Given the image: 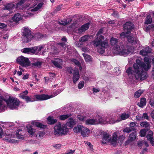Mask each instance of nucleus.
<instances>
[{"instance_id": "nucleus-1", "label": "nucleus", "mask_w": 154, "mask_h": 154, "mask_svg": "<svg viewBox=\"0 0 154 154\" xmlns=\"http://www.w3.org/2000/svg\"><path fill=\"white\" fill-rule=\"evenodd\" d=\"M151 59L147 57L144 58V62L139 59H137L133 68L128 67L126 72L129 78L133 80L140 79L144 80L146 78V72L151 68Z\"/></svg>"}, {"instance_id": "nucleus-2", "label": "nucleus", "mask_w": 154, "mask_h": 154, "mask_svg": "<svg viewBox=\"0 0 154 154\" xmlns=\"http://www.w3.org/2000/svg\"><path fill=\"white\" fill-rule=\"evenodd\" d=\"M119 42L118 39L114 37L111 38L110 40V44L111 47L110 52L111 54L126 56L130 53L133 54L135 52V48L131 46L126 48L123 45H118ZM109 53L110 54L109 52Z\"/></svg>"}, {"instance_id": "nucleus-3", "label": "nucleus", "mask_w": 154, "mask_h": 154, "mask_svg": "<svg viewBox=\"0 0 154 154\" xmlns=\"http://www.w3.org/2000/svg\"><path fill=\"white\" fill-rule=\"evenodd\" d=\"M103 30L100 29L97 34L95 39L92 42L94 46L97 47V51L100 54H103L107 50L109 47L108 41L105 39L104 36L101 34L102 33Z\"/></svg>"}, {"instance_id": "nucleus-4", "label": "nucleus", "mask_w": 154, "mask_h": 154, "mask_svg": "<svg viewBox=\"0 0 154 154\" xmlns=\"http://www.w3.org/2000/svg\"><path fill=\"white\" fill-rule=\"evenodd\" d=\"M133 24L130 22H126L124 25V28L125 30H127V32H122L120 35L121 38L127 37L128 41L133 45H135L136 47H139L140 44L138 39L134 37L130 36V30L133 27Z\"/></svg>"}, {"instance_id": "nucleus-5", "label": "nucleus", "mask_w": 154, "mask_h": 154, "mask_svg": "<svg viewBox=\"0 0 154 154\" xmlns=\"http://www.w3.org/2000/svg\"><path fill=\"white\" fill-rule=\"evenodd\" d=\"M118 140L116 132L113 133L112 138L109 133L104 132L102 134L101 142L104 144L109 143L115 146L117 143Z\"/></svg>"}, {"instance_id": "nucleus-6", "label": "nucleus", "mask_w": 154, "mask_h": 154, "mask_svg": "<svg viewBox=\"0 0 154 154\" xmlns=\"http://www.w3.org/2000/svg\"><path fill=\"white\" fill-rule=\"evenodd\" d=\"M44 3L43 2H41L38 4L36 6L35 5H32L30 4L26 5L25 8L28 11L26 13V16H32L33 15V12L38 11L42 7Z\"/></svg>"}, {"instance_id": "nucleus-7", "label": "nucleus", "mask_w": 154, "mask_h": 154, "mask_svg": "<svg viewBox=\"0 0 154 154\" xmlns=\"http://www.w3.org/2000/svg\"><path fill=\"white\" fill-rule=\"evenodd\" d=\"M54 134L56 135L66 134L68 131V129L64 125H61L60 123H58L54 128Z\"/></svg>"}, {"instance_id": "nucleus-8", "label": "nucleus", "mask_w": 154, "mask_h": 154, "mask_svg": "<svg viewBox=\"0 0 154 154\" xmlns=\"http://www.w3.org/2000/svg\"><path fill=\"white\" fill-rule=\"evenodd\" d=\"M77 25L75 24H72L71 25V26L69 27V30H72L75 32L79 34L82 33L84 32L86 30H87L89 26V23H87L84 24L79 28L77 27Z\"/></svg>"}, {"instance_id": "nucleus-9", "label": "nucleus", "mask_w": 154, "mask_h": 154, "mask_svg": "<svg viewBox=\"0 0 154 154\" xmlns=\"http://www.w3.org/2000/svg\"><path fill=\"white\" fill-rule=\"evenodd\" d=\"M77 25L75 24H72L71 25V26L69 27V30H72L75 32L79 34L82 33L84 32L86 30H87L89 26V23H87L84 24L79 28L77 27Z\"/></svg>"}, {"instance_id": "nucleus-10", "label": "nucleus", "mask_w": 154, "mask_h": 154, "mask_svg": "<svg viewBox=\"0 0 154 154\" xmlns=\"http://www.w3.org/2000/svg\"><path fill=\"white\" fill-rule=\"evenodd\" d=\"M6 102L8 107L12 109L17 108L20 103V102L18 99L11 97H9Z\"/></svg>"}, {"instance_id": "nucleus-11", "label": "nucleus", "mask_w": 154, "mask_h": 154, "mask_svg": "<svg viewBox=\"0 0 154 154\" xmlns=\"http://www.w3.org/2000/svg\"><path fill=\"white\" fill-rule=\"evenodd\" d=\"M22 38L24 42H28L33 38V33L28 28H24Z\"/></svg>"}, {"instance_id": "nucleus-12", "label": "nucleus", "mask_w": 154, "mask_h": 154, "mask_svg": "<svg viewBox=\"0 0 154 154\" xmlns=\"http://www.w3.org/2000/svg\"><path fill=\"white\" fill-rule=\"evenodd\" d=\"M16 61L21 65L25 67H27L30 64V61L28 58L23 56H20L16 59Z\"/></svg>"}, {"instance_id": "nucleus-13", "label": "nucleus", "mask_w": 154, "mask_h": 154, "mask_svg": "<svg viewBox=\"0 0 154 154\" xmlns=\"http://www.w3.org/2000/svg\"><path fill=\"white\" fill-rule=\"evenodd\" d=\"M12 135L8 134L6 133L3 132V130L0 126V138L3 139L7 140L10 142L15 143V141L12 138H11Z\"/></svg>"}, {"instance_id": "nucleus-14", "label": "nucleus", "mask_w": 154, "mask_h": 154, "mask_svg": "<svg viewBox=\"0 0 154 154\" xmlns=\"http://www.w3.org/2000/svg\"><path fill=\"white\" fill-rule=\"evenodd\" d=\"M58 94H54V95H48L45 94L41 95L36 94L34 95V97L35 101L45 100L55 97Z\"/></svg>"}, {"instance_id": "nucleus-15", "label": "nucleus", "mask_w": 154, "mask_h": 154, "mask_svg": "<svg viewBox=\"0 0 154 154\" xmlns=\"http://www.w3.org/2000/svg\"><path fill=\"white\" fill-rule=\"evenodd\" d=\"M28 93V91H25L23 93L20 94L19 95V96L20 98L24 99L27 103L35 101L34 96L33 97L32 96L29 97L26 95Z\"/></svg>"}, {"instance_id": "nucleus-16", "label": "nucleus", "mask_w": 154, "mask_h": 154, "mask_svg": "<svg viewBox=\"0 0 154 154\" xmlns=\"http://www.w3.org/2000/svg\"><path fill=\"white\" fill-rule=\"evenodd\" d=\"M45 46V45H42L33 47V54H35L36 55L43 54V53L42 52V51L43 50Z\"/></svg>"}, {"instance_id": "nucleus-17", "label": "nucleus", "mask_w": 154, "mask_h": 154, "mask_svg": "<svg viewBox=\"0 0 154 154\" xmlns=\"http://www.w3.org/2000/svg\"><path fill=\"white\" fill-rule=\"evenodd\" d=\"M95 117L97 125L100 124H105L107 123V119H106L103 118L100 115H97Z\"/></svg>"}, {"instance_id": "nucleus-18", "label": "nucleus", "mask_w": 154, "mask_h": 154, "mask_svg": "<svg viewBox=\"0 0 154 154\" xmlns=\"http://www.w3.org/2000/svg\"><path fill=\"white\" fill-rule=\"evenodd\" d=\"M91 133V131L89 128L84 126L81 134L83 137H86L89 136Z\"/></svg>"}, {"instance_id": "nucleus-19", "label": "nucleus", "mask_w": 154, "mask_h": 154, "mask_svg": "<svg viewBox=\"0 0 154 154\" xmlns=\"http://www.w3.org/2000/svg\"><path fill=\"white\" fill-rule=\"evenodd\" d=\"M62 60L59 59H56L55 61L52 62V63L54 66L59 68H62Z\"/></svg>"}, {"instance_id": "nucleus-20", "label": "nucleus", "mask_w": 154, "mask_h": 154, "mask_svg": "<svg viewBox=\"0 0 154 154\" xmlns=\"http://www.w3.org/2000/svg\"><path fill=\"white\" fill-rule=\"evenodd\" d=\"M16 8L15 5L11 3L7 4L4 7V9L8 10L11 13Z\"/></svg>"}, {"instance_id": "nucleus-21", "label": "nucleus", "mask_w": 154, "mask_h": 154, "mask_svg": "<svg viewBox=\"0 0 154 154\" xmlns=\"http://www.w3.org/2000/svg\"><path fill=\"white\" fill-rule=\"evenodd\" d=\"M6 109L5 100L1 97H0V112L4 111Z\"/></svg>"}, {"instance_id": "nucleus-22", "label": "nucleus", "mask_w": 154, "mask_h": 154, "mask_svg": "<svg viewBox=\"0 0 154 154\" xmlns=\"http://www.w3.org/2000/svg\"><path fill=\"white\" fill-rule=\"evenodd\" d=\"M151 51V49L148 46L145 48L140 51V54L143 56H145Z\"/></svg>"}, {"instance_id": "nucleus-23", "label": "nucleus", "mask_w": 154, "mask_h": 154, "mask_svg": "<svg viewBox=\"0 0 154 154\" xmlns=\"http://www.w3.org/2000/svg\"><path fill=\"white\" fill-rule=\"evenodd\" d=\"M84 126L82 125H78L75 126L73 129L74 133L77 134L81 133V132L83 129Z\"/></svg>"}, {"instance_id": "nucleus-24", "label": "nucleus", "mask_w": 154, "mask_h": 154, "mask_svg": "<svg viewBox=\"0 0 154 154\" xmlns=\"http://www.w3.org/2000/svg\"><path fill=\"white\" fill-rule=\"evenodd\" d=\"M21 51L25 54H32L33 53V47L27 48L22 49L21 50Z\"/></svg>"}, {"instance_id": "nucleus-25", "label": "nucleus", "mask_w": 154, "mask_h": 154, "mask_svg": "<svg viewBox=\"0 0 154 154\" xmlns=\"http://www.w3.org/2000/svg\"><path fill=\"white\" fill-rule=\"evenodd\" d=\"M85 124L86 125H97L96 117L93 119H88L85 122Z\"/></svg>"}, {"instance_id": "nucleus-26", "label": "nucleus", "mask_w": 154, "mask_h": 154, "mask_svg": "<svg viewBox=\"0 0 154 154\" xmlns=\"http://www.w3.org/2000/svg\"><path fill=\"white\" fill-rule=\"evenodd\" d=\"M74 73L73 77V82L75 83L79 80L80 76L79 72L78 70H74Z\"/></svg>"}, {"instance_id": "nucleus-27", "label": "nucleus", "mask_w": 154, "mask_h": 154, "mask_svg": "<svg viewBox=\"0 0 154 154\" xmlns=\"http://www.w3.org/2000/svg\"><path fill=\"white\" fill-rule=\"evenodd\" d=\"M22 19V16L20 13H17L13 17L12 20L13 21L15 22H17Z\"/></svg>"}, {"instance_id": "nucleus-28", "label": "nucleus", "mask_w": 154, "mask_h": 154, "mask_svg": "<svg viewBox=\"0 0 154 154\" xmlns=\"http://www.w3.org/2000/svg\"><path fill=\"white\" fill-rule=\"evenodd\" d=\"M27 131L28 133L31 136H33L36 131V130L32 128V126L28 125L26 126Z\"/></svg>"}, {"instance_id": "nucleus-29", "label": "nucleus", "mask_w": 154, "mask_h": 154, "mask_svg": "<svg viewBox=\"0 0 154 154\" xmlns=\"http://www.w3.org/2000/svg\"><path fill=\"white\" fill-rule=\"evenodd\" d=\"M76 122L73 119H69V121L66 123V125L67 126L70 128H72L74 125L75 124Z\"/></svg>"}, {"instance_id": "nucleus-30", "label": "nucleus", "mask_w": 154, "mask_h": 154, "mask_svg": "<svg viewBox=\"0 0 154 154\" xmlns=\"http://www.w3.org/2000/svg\"><path fill=\"white\" fill-rule=\"evenodd\" d=\"M72 20L71 19H67V20H61L59 22H56V23L57 24L65 26L70 22Z\"/></svg>"}, {"instance_id": "nucleus-31", "label": "nucleus", "mask_w": 154, "mask_h": 154, "mask_svg": "<svg viewBox=\"0 0 154 154\" xmlns=\"http://www.w3.org/2000/svg\"><path fill=\"white\" fill-rule=\"evenodd\" d=\"M16 133V136L19 139H23L24 138V131L22 130H18Z\"/></svg>"}, {"instance_id": "nucleus-32", "label": "nucleus", "mask_w": 154, "mask_h": 154, "mask_svg": "<svg viewBox=\"0 0 154 154\" xmlns=\"http://www.w3.org/2000/svg\"><path fill=\"white\" fill-rule=\"evenodd\" d=\"M146 99L145 98H143L141 99L140 103H138V105L140 107L142 108L146 105Z\"/></svg>"}, {"instance_id": "nucleus-33", "label": "nucleus", "mask_w": 154, "mask_h": 154, "mask_svg": "<svg viewBox=\"0 0 154 154\" xmlns=\"http://www.w3.org/2000/svg\"><path fill=\"white\" fill-rule=\"evenodd\" d=\"M82 55L86 62H90L92 61V58L90 55L85 53H83Z\"/></svg>"}, {"instance_id": "nucleus-34", "label": "nucleus", "mask_w": 154, "mask_h": 154, "mask_svg": "<svg viewBox=\"0 0 154 154\" xmlns=\"http://www.w3.org/2000/svg\"><path fill=\"white\" fill-rule=\"evenodd\" d=\"M32 124L34 126H35L37 127L41 128H44L45 126L42 124L38 122H37L35 121L32 122Z\"/></svg>"}, {"instance_id": "nucleus-35", "label": "nucleus", "mask_w": 154, "mask_h": 154, "mask_svg": "<svg viewBox=\"0 0 154 154\" xmlns=\"http://www.w3.org/2000/svg\"><path fill=\"white\" fill-rule=\"evenodd\" d=\"M136 134L135 132L132 133L129 135L128 140L129 141H133L136 139Z\"/></svg>"}, {"instance_id": "nucleus-36", "label": "nucleus", "mask_w": 154, "mask_h": 154, "mask_svg": "<svg viewBox=\"0 0 154 154\" xmlns=\"http://www.w3.org/2000/svg\"><path fill=\"white\" fill-rule=\"evenodd\" d=\"M48 123L50 124H54L57 121V120L56 119H54L52 117L50 116L48 118Z\"/></svg>"}, {"instance_id": "nucleus-37", "label": "nucleus", "mask_w": 154, "mask_h": 154, "mask_svg": "<svg viewBox=\"0 0 154 154\" xmlns=\"http://www.w3.org/2000/svg\"><path fill=\"white\" fill-rule=\"evenodd\" d=\"M143 91L141 90H139L135 92L134 96L135 98L139 97L143 93Z\"/></svg>"}, {"instance_id": "nucleus-38", "label": "nucleus", "mask_w": 154, "mask_h": 154, "mask_svg": "<svg viewBox=\"0 0 154 154\" xmlns=\"http://www.w3.org/2000/svg\"><path fill=\"white\" fill-rule=\"evenodd\" d=\"M71 116L70 114L61 115L59 116V118L61 120H64L69 117Z\"/></svg>"}, {"instance_id": "nucleus-39", "label": "nucleus", "mask_w": 154, "mask_h": 154, "mask_svg": "<svg viewBox=\"0 0 154 154\" xmlns=\"http://www.w3.org/2000/svg\"><path fill=\"white\" fill-rule=\"evenodd\" d=\"M89 36L88 35H85L81 37L80 40L79 41L81 42H84L87 41L89 39Z\"/></svg>"}, {"instance_id": "nucleus-40", "label": "nucleus", "mask_w": 154, "mask_h": 154, "mask_svg": "<svg viewBox=\"0 0 154 154\" xmlns=\"http://www.w3.org/2000/svg\"><path fill=\"white\" fill-rule=\"evenodd\" d=\"M130 115L128 113H123L121 116V118L122 120H124L128 118Z\"/></svg>"}, {"instance_id": "nucleus-41", "label": "nucleus", "mask_w": 154, "mask_h": 154, "mask_svg": "<svg viewBox=\"0 0 154 154\" xmlns=\"http://www.w3.org/2000/svg\"><path fill=\"white\" fill-rule=\"evenodd\" d=\"M140 125L143 127L148 128L149 127L150 124L147 122H143L140 123Z\"/></svg>"}, {"instance_id": "nucleus-42", "label": "nucleus", "mask_w": 154, "mask_h": 154, "mask_svg": "<svg viewBox=\"0 0 154 154\" xmlns=\"http://www.w3.org/2000/svg\"><path fill=\"white\" fill-rule=\"evenodd\" d=\"M109 121L107 120V123L108 122L110 124H113L116 122H119V121L118 120H115L114 118H109Z\"/></svg>"}, {"instance_id": "nucleus-43", "label": "nucleus", "mask_w": 154, "mask_h": 154, "mask_svg": "<svg viewBox=\"0 0 154 154\" xmlns=\"http://www.w3.org/2000/svg\"><path fill=\"white\" fill-rule=\"evenodd\" d=\"M72 61L73 63L75 65L79 67L80 70L82 69V68L81 66L80 63L78 61L75 59H72Z\"/></svg>"}, {"instance_id": "nucleus-44", "label": "nucleus", "mask_w": 154, "mask_h": 154, "mask_svg": "<svg viewBox=\"0 0 154 154\" xmlns=\"http://www.w3.org/2000/svg\"><path fill=\"white\" fill-rule=\"evenodd\" d=\"M152 22V20L151 16L149 15L147 16L146 18L145 23L146 24H149L151 23Z\"/></svg>"}, {"instance_id": "nucleus-45", "label": "nucleus", "mask_w": 154, "mask_h": 154, "mask_svg": "<svg viewBox=\"0 0 154 154\" xmlns=\"http://www.w3.org/2000/svg\"><path fill=\"white\" fill-rule=\"evenodd\" d=\"M145 30L146 32L149 31H154V25L152 24L149 25L146 28Z\"/></svg>"}, {"instance_id": "nucleus-46", "label": "nucleus", "mask_w": 154, "mask_h": 154, "mask_svg": "<svg viewBox=\"0 0 154 154\" xmlns=\"http://www.w3.org/2000/svg\"><path fill=\"white\" fill-rule=\"evenodd\" d=\"M24 2V0H21L19 1L16 5V8H19L20 9L21 8L22 5L23 4Z\"/></svg>"}, {"instance_id": "nucleus-47", "label": "nucleus", "mask_w": 154, "mask_h": 154, "mask_svg": "<svg viewBox=\"0 0 154 154\" xmlns=\"http://www.w3.org/2000/svg\"><path fill=\"white\" fill-rule=\"evenodd\" d=\"M147 130L146 129H143L140 131V136L142 137H144L146 134V132Z\"/></svg>"}, {"instance_id": "nucleus-48", "label": "nucleus", "mask_w": 154, "mask_h": 154, "mask_svg": "<svg viewBox=\"0 0 154 154\" xmlns=\"http://www.w3.org/2000/svg\"><path fill=\"white\" fill-rule=\"evenodd\" d=\"M132 129V128L127 127L123 130V131L126 133H129L131 132Z\"/></svg>"}, {"instance_id": "nucleus-49", "label": "nucleus", "mask_w": 154, "mask_h": 154, "mask_svg": "<svg viewBox=\"0 0 154 154\" xmlns=\"http://www.w3.org/2000/svg\"><path fill=\"white\" fill-rule=\"evenodd\" d=\"M153 134V132L152 131H149L148 134L146 136L147 139H149V138H150L152 137Z\"/></svg>"}, {"instance_id": "nucleus-50", "label": "nucleus", "mask_w": 154, "mask_h": 154, "mask_svg": "<svg viewBox=\"0 0 154 154\" xmlns=\"http://www.w3.org/2000/svg\"><path fill=\"white\" fill-rule=\"evenodd\" d=\"M84 82H81L78 85V88L79 89H81L84 87Z\"/></svg>"}, {"instance_id": "nucleus-51", "label": "nucleus", "mask_w": 154, "mask_h": 154, "mask_svg": "<svg viewBox=\"0 0 154 154\" xmlns=\"http://www.w3.org/2000/svg\"><path fill=\"white\" fill-rule=\"evenodd\" d=\"M77 118L78 119H79V120L83 121L84 120L85 117L84 116L81 115H78L77 116Z\"/></svg>"}, {"instance_id": "nucleus-52", "label": "nucleus", "mask_w": 154, "mask_h": 154, "mask_svg": "<svg viewBox=\"0 0 154 154\" xmlns=\"http://www.w3.org/2000/svg\"><path fill=\"white\" fill-rule=\"evenodd\" d=\"M41 62L40 61H37L36 62H35L34 63H32V64L35 66H39L41 65Z\"/></svg>"}, {"instance_id": "nucleus-53", "label": "nucleus", "mask_w": 154, "mask_h": 154, "mask_svg": "<svg viewBox=\"0 0 154 154\" xmlns=\"http://www.w3.org/2000/svg\"><path fill=\"white\" fill-rule=\"evenodd\" d=\"M7 27V25L3 23H0V29H4Z\"/></svg>"}, {"instance_id": "nucleus-54", "label": "nucleus", "mask_w": 154, "mask_h": 154, "mask_svg": "<svg viewBox=\"0 0 154 154\" xmlns=\"http://www.w3.org/2000/svg\"><path fill=\"white\" fill-rule=\"evenodd\" d=\"M149 104L152 107H154V99H151L149 101Z\"/></svg>"}, {"instance_id": "nucleus-55", "label": "nucleus", "mask_w": 154, "mask_h": 154, "mask_svg": "<svg viewBox=\"0 0 154 154\" xmlns=\"http://www.w3.org/2000/svg\"><path fill=\"white\" fill-rule=\"evenodd\" d=\"M147 140L149 141L152 146H154V138L153 137L149 138V139H147Z\"/></svg>"}, {"instance_id": "nucleus-56", "label": "nucleus", "mask_w": 154, "mask_h": 154, "mask_svg": "<svg viewBox=\"0 0 154 154\" xmlns=\"http://www.w3.org/2000/svg\"><path fill=\"white\" fill-rule=\"evenodd\" d=\"M143 117L144 119L147 120H149V116L148 115V114L146 113H144L143 114Z\"/></svg>"}, {"instance_id": "nucleus-57", "label": "nucleus", "mask_w": 154, "mask_h": 154, "mask_svg": "<svg viewBox=\"0 0 154 154\" xmlns=\"http://www.w3.org/2000/svg\"><path fill=\"white\" fill-rule=\"evenodd\" d=\"M45 133L43 132H40L39 133V137L40 138H42L45 135Z\"/></svg>"}, {"instance_id": "nucleus-58", "label": "nucleus", "mask_w": 154, "mask_h": 154, "mask_svg": "<svg viewBox=\"0 0 154 154\" xmlns=\"http://www.w3.org/2000/svg\"><path fill=\"white\" fill-rule=\"evenodd\" d=\"M89 50L87 47H84L82 48V51L85 52H88Z\"/></svg>"}, {"instance_id": "nucleus-59", "label": "nucleus", "mask_w": 154, "mask_h": 154, "mask_svg": "<svg viewBox=\"0 0 154 154\" xmlns=\"http://www.w3.org/2000/svg\"><path fill=\"white\" fill-rule=\"evenodd\" d=\"M9 36V35L8 33L5 34L3 37V38L5 40H7L8 39Z\"/></svg>"}, {"instance_id": "nucleus-60", "label": "nucleus", "mask_w": 154, "mask_h": 154, "mask_svg": "<svg viewBox=\"0 0 154 154\" xmlns=\"http://www.w3.org/2000/svg\"><path fill=\"white\" fill-rule=\"evenodd\" d=\"M136 119L137 120L139 121H140L143 119V116H137Z\"/></svg>"}, {"instance_id": "nucleus-61", "label": "nucleus", "mask_w": 154, "mask_h": 154, "mask_svg": "<svg viewBox=\"0 0 154 154\" xmlns=\"http://www.w3.org/2000/svg\"><path fill=\"white\" fill-rule=\"evenodd\" d=\"M143 144V141H139L138 143V145L140 147L142 146Z\"/></svg>"}, {"instance_id": "nucleus-62", "label": "nucleus", "mask_w": 154, "mask_h": 154, "mask_svg": "<svg viewBox=\"0 0 154 154\" xmlns=\"http://www.w3.org/2000/svg\"><path fill=\"white\" fill-rule=\"evenodd\" d=\"M150 116L153 119V120L154 121V110H153L151 112Z\"/></svg>"}, {"instance_id": "nucleus-63", "label": "nucleus", "mask_w": 154, "mask_h": 154, "mask_svg": "<svg viewBox=\"0 0 154 154\" xmlns=\"http://www.w3.org/2000/svg\"><path fill=\"white\" fill-rule=\"evenodd\" d=\"M93 91L94 93H96L99 92L100 91V90L98 89L94 88L93 89Z\"/></svg>"}, {"instance_id": "nucleus-64", "label": "nucleus", "mask_w": 154, "mask_h": 154, "mask_svg": "<svg viewBox=\"0 0 154 154\" xmlns=\"http://www.w3.org/2000/svg\"><path fill=\"white\" fill-rule=\"evenodd\" d=\"M152 63L153 64L154 67L153 68L152 71V75L154 76V58L152 60Z\"/></svg>"}]
</instances>
